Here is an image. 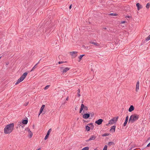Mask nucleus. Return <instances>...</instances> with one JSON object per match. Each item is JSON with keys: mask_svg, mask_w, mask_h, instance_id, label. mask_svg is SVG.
Masks as SVG:
<instances>
[{"mask_svg": "<svg viewBox=\"0 0 150 150\" xmlns=\"http://www.w3.org/2000/svg\"><path fill=\"white\" fill-rule=\"evenodd\" d=\"M139 81H138L137 83V84H136V91L137 92L138 91V90L139 89Z\"/></svg>", "mask_w": 150, "mask_h": 150, "instance_id": "nucleus-15", "label": "nucleus"}, {"mask_svg": "<svg viewBox=\"0 0 150 150\" xmlns=\"http://www.w3.org/2000/svg\"><path fill=\"white\" fill-rule=\"evenodd\" d=\"M129 118V117L128 116H127L126 117L125 122L123 124V126H125L127 125V124L128 122V119Z\"/></svg>", "mask_w": 150, "mask_h": 150, "instance_id": "nucleus-13", "label": "nucleus"}, {"mask_svg": "<svg viewBox=\"0 0 150 150\" xmlns=\"http://www.w3.org/2000/svg\"><path fill=\"white\" fill-rule=\"evenodd\" d=\"M139 118V115L137 114H134L132 115L129 119V123H133L135 121L138 120Z\"/></svg>", "mask_w": 150, "mask_h": 150, "instance_id": "nucleus-2", "label": "nucleus"}, {"mask_svg": "<svg viewBox=\"0 0 150 150\" xmlns=\"http://www.w3.org/2000/svg\"><path fill=\"white\" fill-rule=\"evenodd\" d=\"M116 126L115 125H113L111 127L110 131L112 132H114L115 131Z\"/></svg>", "mask_w": 150, "mask_h": 150, "instance_id": "nucleus-9", "label": "nucleus"}, {"mask_svg": "<svg viewBox=\"0 0 150 150\" xmlns=\"http://www.w3.org/2000/svg\"><path fill=\"white\" fill-rule=\"evenodd\" d=\"M52 130L51 129H50L48 131L47 134H49V135H50V132H51Z\"/></svg>", "mask_w": 150, "mask_h": 150, "instance_id": "nucleus-35", "label": "nucleus"}, {"mask_svg": "<svg viewBox=\"0 0 150 150\" xmlns=\"http://www.w3.org/2000/svg\"><path fill=\"white\" fill-rule=\"evenodd\" d=\"M96 137L95 136L92 135L90 137V138L88 140H87L86 141L87 142H88L89 141L94 140L96 139Z\"/></svg>", "mask_w": 150, "mask_h": 150, "instance_id": "nucleus-7", "label": "nucleus"}, {"mask_svg": "<svg viewBox=\"0 0 150 150\" xmlns=\"http://www.w3.org/2000/svg\"><path fill=\"white\" fill-rule=\"evenodd\" d=\"M90 115L91 116V117H92L93 116L94 114L93 112H92V113H90Z\"/></svg>", "mask_w": 150, "mask_h": 150, "instance_id": "nucleus-40", "label": "nucleus"}, {"mask_svg": "<svg viewBox=\"0 0 150 150\" xmlns=\"http://www.w3.org/2000/svg\"><path fill=\"white\" fill-rule=\"evenodd\" d=\"M40 149H41L40 148H39L38 149H36V150H40Z\"/></svg>", "mask_w": 150, "mask_h": 150, "instance_id": "nucleus-53", "label": "nucleus"}, {"mask_svg": "<svg viewBox=\"0 0 150 150\" xmlns=\"http://www.w3.org/2000/svg\"><path fill=\"white\" fill-rule=\"evenodd\" d=\"M125 22H126V21H122L120 23H125Z\"/></svg>", "mask_w": 150, "mask_h": 150, "instance_id": "nucleus-43", "label": "nucleus"}, {"mask_svg": "<svg viewBox=\"0 0 150 150\" xmlns=\"http://www.w3.org/2000/svg\"><path fill=\"white\" fill-rule=\"evenodd\" d=\"M22 121V123L23 124L26 125L28 122V119L27 118H26V119L25 120H23Z\"/></svg>", "mask_w": 150, "mask_h": 150, "instance_id": "nucleus-14", "label": "nucleus"}, {"mask_svg": "<svg viewBox=\"0 0 150 150\" xmlns=\"http://www.w3.org/2000/svg\"><path fill=\"white\" fill-rule=\"evenodd\" d=\"M114 123H115V122L112 119L110 120L109 122V124H112Z\"/></svg>", "mask_w": 150, "mask_h": 150, "instance_id": "nucleus-19", "label": "nucleus"}, {"mask_svg": "<svg viewBox=\"0 0 150 150\" xmlns=\"http://www.w3.org/2000/svg\"><path fill=\"white\" fill-rule=\"evenodd\" d=\"M65 104V103H63V105H64V104Z\"/></svg>", "mask_w": 150, "mask_h": 150, "instance_id": "nucleus-57", "label": "nucleus"}, {"mask_svg": "<svg viewBox=\"0 0 150 150\" xmlns=\"http://www.w3.org/2000/svg\"><path fill=\"white\" fill-rule=\"evenodd\" d=\"M136 6L137 7V10H139L142 8V5H141L139 3H137L136 4Z\"/></svg>", "mask_w": 150, "mask_h": 150, "instance_id": "nucleus-10", "label": "nucleus"}, {"mask_svg": "<svg viewBox=\"0 0 150 150\" xmlns=\"http://www.w3.org/2000/svg\"><path fill=\"white\" fill-rule=\"evenodd\" d=\"M93 123H90L88 124V125H89V126H90V125L92 126V125H93Z\"/></svg>", "mask_w": 150, "mask_h": 150, "instance_id": "nucleus-41", "label": "nucleus"}, {"mask_svg": "<svg viewBox=\"0 0 150 150\" xmlns=\"http://www.w3.org/2000/svg\"><path fill=\"white\" fill-rule=\"evenodd\" d=\"M29 138H31L33 135V134L32 132H30V133H29Z\"/></svg>", "mask_w": 150, "mask_h": 150, "instance_id": "nucleus-28", "label": "nucleus"}, {"mask_svg": "<svg viewBox=\"0 0 150 150\" xmlns=\"http://www.w3.org/2000/svg\"><path fill=\"white\" fill-rule=\"evenodd\" d=\"M77 52H70V53L71 55L72 56V58H74L76 57L77 56Z\"/></svg>", "mask_w": 150, "mask_h": 150, "instance_id": "nucleus-5", "label": "nucleus"}, {"mask_svg": "<svg viewBox=\"0 0 150 150\" xmlns=\"http://www.w3.org/2000/svg\"><path fill=\"white\" fill-rule=\"evenodd\" d=\"M66 62H66V61H65V62L61 61V62H58V63L59 64H62V63H66Z\"/></svg>", "mask_w": 150, "mask_h": 150, "instance_id": "nucleus-37", "label": "nucleus"}, {"mask_svg": "<svg viewBox=\"0 0 150 150\" xmlns=\"http://www.w3.org/2000/svg\"><path fill=\"white\" fill-rule=\"evenodd\" d=\"M72 4H71V5L70 6H69V9H71V7H72Z\"/></svg>", "mask_w": 150, "mask_h": 150, "instance_id": "nucleus-47", "label": "nucleus"}, {"mask_svg": "<svg viewBox=\"0 0 150 150\" xmlns=\"http://www.w3.org/2000/svg\"><path fill=\"white\" fill-rule=\"evenodd\" d=\"M28 132L29 133H30V132H31V131H30V129L29 128L28 129Z\"/></svg>", "mask_w": 150, "mask_h": 150, "instance_id": "nucleus-45", "label": "nucleus"}, {"mask_svg": "<svg viewBox=\"0 0 150 150\" xmlns=\"http://www.w3.org/2000/svg\"><path fill=\"white\" fill-rule=\"evenodd\" d=\"M83 105H81V108H80L79 112L80 113H81L82 112V110H83Z\"/></svg>", "mask_w": 150, "mask_h": 150, "instance_id": "nucleus-24", "label": "nucleus"}, {"mask_svg": "<svg viewBox=\"0 0 150 150\" xmlns=\"http://www.w3.org/2000/svg\"><path fill=\"white\" fill-rule=\"evenodd\" d=\"M83 122L84 123V122H88V121H86L85 120H83Z\"/></svg>", "mask_w": 150, "mask_h": 150, "instance_id": "nucleus-42", "label": "nucleus"}, {"mask_svg": "<svg viewBox=\"0 0 150 150\" xmlns=\"http://www.w3.org/2000/svg\"><path fill=\"white\" fill-rule=\"evenodd\" d=\"M150 40V35L146 38V41H148Z\"/></svg>", "mask_w": 150, "mask_h": 150, "instance_id": "nucleus-30", "label": "nucleus"}, {"mask_svg": "<svg viewBox=\"0 0 150 150\" xmlns=\"http://www.w3.org/2000/svg\"><path fill=\"white\" fill-rule=\"evenodd\" d=\"M81 105H83V113L85 112L84 111H87L88 110V107L86 106H85L83 104H82Z\"/></svg>", "mask_w": 150, "mask_h": 150, "instance_id": "nucleus-8", "label": "nucleus"}, {"mask_svg": "<svg viewBox=\"0 0 150 150\" xmlns=\"http://www.w3.org/2000/svg\"><path fill=\"white\" fill-rule=\"evenodd\" d=\"M126 17H127L128 18H129L130 17L129 16H126Z\"/></svg>", "mask_w": 150, "mask_h": 150, "instance_id": "nucleus-51", "label": "nucleus"}, {"mask_svg": "<svg viewBox=\"0 0 150 150\" xmlns=\"http://www.w3.org/2000/svg\"><path fill=\"white\" fill-rule=\"evenodd\" d=\"M106 29H107L106 28H103L102 30H106Z\"/></svg>", "mask_w": 150, "mask_h": 150, "instance_id": "nucleus-49", "label": "nucleus"}, {"mask_svg": "<svg viewBox=\"0 0 150 150\" xmlns=\"http://www.w3.org/2000/svg\"><path fill=\"white\" fill-rule=\"evenodd\" d=\"M70 69V68L68 67H66L64 68V67H60V71L63 73H66L67 72V71H68Z\"/></svg>", "mask_w": 150, "mask_h": 150, "instance_id": "nucleus-3", "label": "nucleus"}, {"mask_svg": "<svg viewBox=\"0 0 150 150\" xmlns=\"http://www.w3.org/2000/svg\"><path fill=\"white\" fill-rule=\"evenodd\" d=\"M108 145L109 146H111L112 145H115V144L112 142H109L108 143Z\"/></svg>", "mask_w": 150, "mask_h": 150, "instance_id": "nucleus-23", "label": "nucleus"}, {"mask_svg": "<svg viewBox=\"0 0 150 150\" xmlns=\"http://www.w3.org/2000/svg\"><path fill=\"white\" fill-rule=\"evenodd\" d=\"M110 134L108 133H105L102 135L103 137H105L106 136H108Z\"/></svg>", "mask_w": 150, "mask_h": 150, "instance_id": "nucleus-25", "label": "nucleus"}, {"mask_svg": "<svg viewBox=\"0 0 150 150\" xmlns=\"http://www.w3.org/2000/svg\"><path fill=\"white\" fill-rule=\"evenodd\" d=\"M147 93H146V92H145V94L144 95V97L145 96H147Z\"/></svg>", "mask_w": 150, "mask_h": 150, "instance_id": "nucleus-44", "label": "nucleus"}, {"mask_svg": "<svg viewBox=\"0 0 150 150\" xmlns=\"http://www.w3.org/2000/svg\"><path fill=\"white\" fill-rule=\"evenodd\" d=\"M150 6V4L148 3L146 5V7L147 9H148L149 8Z\"/></svg>", "mask_w": 150, "mask_h": 150, "instance_id": "nucleus-27", "label": "nucleus"}, {"mask_svg": "<svg viewBox=\"0 0 150 150\" xmlns=\"http://www.w3.org/2000/svg\"><path fill=\"white\" fill-rule=\"evenodd\" d=\"M94 127V126L93 125L92 126H91L90 127V129H91V130H93V129Z\"/></svg>", "mask_w": 150, "mask_h": 150, "instance_id": "nucleus-39", "label": "nucleus"}, {"mask_svg": "<svg viewBox=\"0 0 150 150\" xmlns=\"http://www.w3.org/2000/svg\"><path fill=\"white\" fill-rule=\"evenodd\" d=\"M2 57L1 56H0V59H1V58Z\"/></svg>", "mask_w": 150, "mask_h": 150, "instance_id": "nucleus-56", "label": "nucleus"}, {"mask_svg": "<svg viewBox=\"0 0 150 150\" xmlns=\"http://www.w3.org/2000/svg\"><path fill=\"white\" fill-rule=\"evenodd\" d=\"M86 130L87 131H89L90 129V127L88 125H86L85 126Z\"/></svg>", "mask_w": 150, "mask_h": 150, "instance_id": "nucleus-20", "label": "nucleus"}, {"mask_svg": "<svg viewBox=\"0 0 150 150\" xmlns=\"http://www.w3.org/2000/svg\"><path fill=\"white\" fill-rule=\"evenodd\" d=\"M45 106V105H43L42 107H41L39 112V115L40 114L42 113V111H43V109Z\"/></svg>", "mask_w": 150, "mask_h": 150, "instance_id": "nucleus-11", "label": "nucleus"}, {"mask_svg": "<svg viewBox=\"0 0 150 150\" xmlns=\"http://www.w3.org/2000/svg\"><path fill=\"white\" fill-rule=\"evenodd\" d=\"M83 113H82L81 114L83 115V118L84 119H88L90 116V114L89 112H88V113H84L83 114Z\"/></svg>", "mask_w": 150, "mask_h": 150, "instance_id": "nucleus-4", "label": "nucleus"}, {"mask_svg": "<svg viewBox=\"0 0 150 150\" xmlns=\"http://www.w3.org/2000/svg\"><path fill=\"white\" fill-rule=\"evenodd\" d=\"M85 48H86V49H88V47H86Z\"/></svg>", "mask_w": 150, "mask_h": 150, "instance_id": "nucleus-55", "label": "nucleus"}, {"mask_svg": "<svg viewBox=\"0 0 150 150\" xmlns=\"http://www.w3.org/2000/svg\"><path fill=\"white\" fill-rule=\"evenodd\" d=\"M85 54H82V55H80L79 57V62L81 60V59H82V58L83 57V56H85Z\"/></svg>", "mask_w": 150, "mask_h": 150, "instance_id": "nucleus-21", "label": "nucleus"}, {"mask_svg": "<svg viewBox=\"0 0 150 150\" xmlns=\"http://www.w3.org/2000/svg\"><path fill=\"white\" fill-rule=\"evenodd\" d=\"M83 46V47H84L85 45Z\"/></svg>", "mask_w": 150, "mask_h": 150, "instance_id": "nucleus-61", "label": "nucleus"}, {"mask_svg": "<svg viewBox=\"0 0 150 150\" xmlns=\"http://www.w3.org/2000/svg\"><path fill=\"white\" fill-rule=\"evenodd\" d=\"M108 146L106 145H105L103 148V150H107Z\"/></svg>", "mask_w": 150, "mask_h": 150, "instance_id": "nucleus-34", "label": "nucleus"}, {"mask_svg": "<svg viewBox=\"0 0 150 150\" xmlns=\"http://www.w3.org/2000/svg\"><path fill=\"white\" fill-rule=\"evenodd\" d=\"M40 60L38 63H37L34 66V67L32 68V69L31 70V71L34 70L35 68H36L37 67V64L39 63V62H40Z\"/></svg>", "mask_w": 150, "mask_h": 150, "instance_id": "nucleus-18", "label": "nucleus"}, {"mask_svg": "<svg viewBox=\"0 0 150 150\" xmlns=\"http://www.w3.org/2000/svg\"><path fill=\"white\" fill-rule=\"evenodd\" d=\"M94 150H96V149H94Z\"/></svg>", "mask_w": 150, "mask_h": 150, "instance_id": "nucleus-62", "label": "nucleus"}, {"mask_svg": "<svg viewBox=\"0 0 150 150\" xmlns=\"http://www.w3.org/2000/svg\"><path fill=\"white\" fill-rule=\"evenodd\" d=\"M118 118V117H113L112 119H113L114 121L116 123V122L117 121V120Z\"/></svg>", "mask_w": 150, "mask_h": 150, "instance_id": "nucleus-22", "label": "nucleus"}, {"mask_svg": "<svg viewBox=\"0 0 150 150\" xmlns=\"http://www.w3.org/2000/svg\"><path fill=\"white\" fill-rule=\"evenodd\" d=\"M68 97H67V98H66V100H68Z\"/></svg>", "mask_w": 150, "mask_h": 150, "instance_id": "nucleus-54", "label": "nucleus"}, {"mask_svg": "<svg viewBox=\"0 0 150 150\" xmlns=\"http://www.w3.org/2000/svg\"><path fill=\"white\" fill-rule=\"evenodd\" d=\"M89 147H86L83 148L82 150H88Z\"/></svg>", "mask_w": 150, "mask_h": 150, "instance_id": "nucleus-32", "label": "nucleus"}, {"mask_svg": "<svg viewBox=\"0 0 150 150\" xmlns=\"http://www.w3.org/2000/svg\"><path fill=\"white\" fill-rule=\"evenodd\" d=\"M103 121V119H100L96 120L95 122V123L98 125H100L102 124Z\"/></svg>", "mask_w": 150, "mask_h": 150, "instance_id": "nucleus-6", "label": "nucleus"}, {"mask_svg": "<svg viewBox=\"0 0 150 150\" xmlns=\"http://www.w3.org/2000/svg\"><path fill=\"white\" fill-rule=\"evenodd\" d=\"M14 124L11 123L7 125L4 128V133L5 134L10 133L13 131L14 128Z\"/></svg>", "mask_w": 150, "mask_h": 150, "instance_id": "nucleus-1", "label": "nucleus"}, {"mask_svg": "<svg viewBox=\"0 0 150 150\" xmlns=\"http://www.w3.org/2000/svg\"><path fill=\"white\" fill-rule=\"evenodd\" d=\"M82 103H83V102L82 101Z\"/></svg>", "mask_w": 150, "mask_h": 150, "instance_id": "nucleus-59", "label": "nucleus"}, {"mask_svg": "<svg viewBox=\"0 0 150 150\" xmlns=\"http://www.w3.org/2000/svg\"><path fill=\"white\" fill-rule=\"evenodd\" d=\"M50 86V85H47V86H46L44 88V89L45 90H46L49 87V86Z\"/></svg>", "mask_w": 150, "mask_h": 150, "instance_id": "nucleus-36", "label": "nucleus"}, {"mask_svg": "<svg viewBox=\"0 0 150 150\" xmlns=\"http://www.w3.org/2000/svg\"><path fill=\"white\" fill-rule=\"evenodd\" d=\"M23 126H22L21 125V127H20V128H23Z\"/></svg>", "mask_w": 150, "mask_h": 150, "instance_id": "nucleus-48", "label": "nucleus"}, {"mask_svg": "<svg viewBox=\"0 0 150 150\" xmlns=\"http://www.w3.org/2000/svg\"><path fill=\"white\" fill-rule=\"evenodd\" d=\"M23 80L21 77L18 80L17 82L15 83V85H17L20 82L22 81Z\"/></svg>", "mask_w": 150, "mask_h": 150, "instance_id": "nucleus-17", "label": "nucleus"}, {"mask_svg": "<svg viewBox=\"0 0 150 150\" xmlns=\"http://www.w3.org/2000/svg\"><path fill=\"white\" fill-rule=\"evenodd\" d=\"M23 124L22 123V122H18V127H21V125H23Z\"/></svg>", "mask_w": 150, "mask_h": 150, "instance_id": "nucleus-31", "label": "nucleus"}, {"mask_svg": "<svg viewBox=\"0 0 150 150\" xmlns=\"http://www.w3.org/2000/svg\"><path fill=\"white\" fill-rule=\"evenodd\" d=\"M91 43L93 44V45H97L98 44V43H97L94 42H91Z\"/></svg>", "mask_w": 150, "mask_h": 150, "instance_id": "nucleus-38", "label": "nucleus"}, {"mask_svg": "<svg viewBox=\"0 0 150 150\" xmlns=\"http://www.w3.org/2000/svg\"><path fill=\"white\" fill-rule=\"evenodd\" d=\"M150 146V142L147 144V147H149Z\"/></svg>", "mask_w": 150, "mask_h": 150, "instance_id": "nucleus-46", "label": "nucleus"}, {"mask_svg": "<svg viewBox=\"0 0 150 150\" xmlns=\"http://www.w3.org/2000/svg\"><path fill=\"white\" fill-rule=\"evenodd\" d=\"M49 136V134H47L46 135V136H45V137L44 138V140H46L48 137Z\"/></svg>", "mask_w": 150, "mask_h": 150, "instance_id": "nucleus-33", "label": "nucleus"}, {"mask_svg": "<svg viewBox=\"0 0 150 150\" xmlns=\"http://www.w3.org/2000/svg\"><path fill=\"white\" fill-rule=\"evenodd\" d=\"M134 109V107L132 105H131L129 108L128 111L129 112H131L133 111Z\"/></svg>", "mask_w": 150, "mask_h": 150, "instance_id": "nucleus-16", "label": "nucleus"}, {"mask_svg": "<svg viewBox=\"0 0 150 150\" xmlns=\"http://www.w3.org/2000/svg\"><path fill=\"white\" fill-rule=\"evenodd\" d=\"M109 15L111 16H116L117 14L115 13H111L109 14Z\"/></svg>", "mask_w": 150, "mask_h": 150, "instance_id": "nucleus-26", "label": "nucleus"}, {"mask_svg": "<svg viewBox=\"0 0 150 150\" xmlns=\"http://www.w3.org/2000/svg\"><path fill=\"white\" fill-rule=\"evenodd\" d=\"M75 110H76V108H75Z\"/></svg>", "mask_w": 150, "mask_h": 150, "instance_id": "nucleus-58", "label": "nucleus"}, {"mask_svg": "<svg viewBox=\"0 0 150 150\" xmlns=\"http://www.w3.org/2000/svg\"><path fill=\"white\" fill-rule=\"evenodd\" d=\"M77 91H78V97H80V89H79L78 90H77Z\"/></svg>", "mask_w": 150, "mask_h": 150, "instance_id": "nucleus-29", "label": "nucleus"}, {"mask_svg": "<svg viewBox=\"0 0 150 150\" xmlns=\"http://www.w3.org/2000/svg\"><path fill=\"white\" fill-rule=\"evenodd\" d=\"M109 124H109V123H108V124H106V125L108 126L109 125Z\"/></svg>", "mask_w": 150, "mask_h": 150, "instance_id": "nucleus-52", "label": "nucleus"}, {"mask_svg": "<svg viewBox=\"0 0 150 150\" xmlns=\"http://www.w3.org/2000/svg\"><path fill=\"white\" fill-rule=\"evenodd\" d=\"M83 46V47H84L85 45Z\"/></svg>", "mask_w": 150, "mask_h": 150, "instance_id": "nucleus-60", "label": "nucleus"}, {"mask_svg": "<svg viewBox=\"0 0 150 150\" xmlns=\"http://www.w3.org/2000/svg\"><path fill=\"white\" fill-rule=\"evenodd\" d=\"M28 74V73L26 72L24 73L23 75L21 77L23 80L26 77Z\"/></svg>", "mask_w": 150, "mask_h": 150, "instance_id": "nucleus-12", "label": "nucleus"}, {"mask_svg": "<svg viewBox=\"0 0 150 150\" xmlns=\"http://www.w3.org/2000/svg\"><path fill=\"white\" fill-rule=\"evenodd\" d=\"M28 102L26 103V104L25 105V106H26L28 105Z\"/></svg>", "mask_w": 150, "mask_h": 150, "instance_id": "nucleus-50", "label": "nucleus"}]
</instances>
